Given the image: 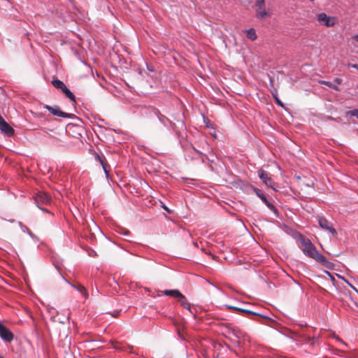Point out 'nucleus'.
I'll list each match as a JSON object with an SVG mask.
<instances>
[{
    "label": "nucleus",
    "mask_w": 358,
    "mask_h": 358,
    "mask_svg": "<svg viewBox=\"0 0 358 358\" xmlns=\"http://www.w3.org/2000/svg\"><path fill=\"white\" fill-rule=\"evenodd\" d=\"M66 282L73 287H74L78 292H80L85 299H87L88 298V292L86 289V288L83 286L82 285L79 284V285H74V284H72L69 281L66 280Z\"/></svg>",
    "instance_id": "13"
},
{
    "label": "nucleus",
    "mask_w": 358,
    "mask_h": 358,
    "mask_svg": "<svg viewBox=\"0 0 358 358\" xmlns=\"http://www.w3.org/2000/svg\"><path fill=\"white\" fill-rule=\"evenodd\" d=\"M72 128H76V130H78V134L79 135H80V131L83 130V128L82 127L80 126H77V125H75L73 124H69L67 126H66V131H70Z\"/></svg>",
    "instance_id": "23"
},
{
    "label": "nucleus",
    "mask_w": 358,
    "mask_h": 358,
    "mask_svg": "<svg viewBox=\"0 0 358 358\" xmlns=\"http://www.w3.org/2000/svg\"><path fill=\"white\" fill-rule=\"evenodd\" d=\"M20 225L21 226V228L22 229V231L24 232H27L29 231V228L27 227H26L25 225L22 224V223H20Z\"/></svg>",
    "instance_id": "28"
},
{
    "label": "nucleus",
    "mask_w": 358,
    "mask_h": 358,
    "mask_svg": "<svg viewBox=\"0 0 358 358\" xmlns=\"http://www.w3.org/2000/svg\"><path fill=\"white\" fill-rule=\"evenodd\" d=\"M31 237H33L34 236V234H32V232L29 230V231L27 232Z\"/></svg>",
    "instance_id": "35"
},
{
    "label": "nucleus",
    "mask_w": 358,
    "mask_h": 358,
    "mask_svg": "<svg viewBox=\"0 0 358 358\" xmlns=\"http://www.w3.org/2000/svg\"><path fill=\"white\" fill-rule=\"evenodd\" d=\"M62 92L65 94L66 97H68L71 101L73 102V103H76V96L73 94V92L66 87L63 90Z\"/></svg>",
    "instance_id": "17"
},
{
    "label": "nucleus",
    "mask_w": 358,
    "mask_h": 358,
    "mask_svg": "<svg viewBox=\"0 0 358 358\" xmlns=\"http://www.w3.org/2000/svg\"><path fill=\"white\" fill-rule=\"evenodd\" d=\"M114 348L116 350H127V349L131 350L132 348L130 345L123 346V345H114Z\"/></svg>",
    "instance_id": "25"
},
{
    "label": "nucleus",
    "mask_w": 358,
    "mask_h": 358,
    "mask_svg": "<svg viewBox=\"0 0 358 358\" xmlns=\"http://www.w3.org/2000/svg\"><path fill=\"white\" fill-rule=\"evenodd\" d=\"M317 20L321 25L331 27L336 24V19L335 17L328 16L324 13H320L317 15Z\"/></svg>",
    "instance_id": "3"
},
{
    "label": "nucleus",
    "mask_w": 358,
    "mask_h": 358,
    "mask_svg": "<svg viewBox=\"0 0 358 358\" xmlns=\"http://www.w3.org/2000/svg\"><path fill=\"white\" fill-rule=\"evenodd\" d=\"M254 8L256 17L260 20L271 17L272 15L271 10L266 6V0H255Z\"/></svg>",
    "instance_id": "1"
},
{
    "label": "nucleus",
    "mask_w": 358,
    "mask_h": 358,
    "mask_svg": "<svg viewBox=\"0 0 358 358\" xmlns=\"http://www.w3.org/2000/svg\"><path fill=\"white\" fill-rule=\"evenodd\" d=\"M94 255H96L95 252H94V251H92V254H91V253H90L89 255H90V256H92V255H94Z\"/></svg>",
    "instance_id": "38"
},
{
    "label": "nucleus",
    "mask_w": 358,
    "mask_h": 358,
    "mask_svg": "<svg viewBox=\"0 0 358 358\" xmlns=\"http://www.w3.org/2000/svg\"><path fill=\"white\" fill-rule=\"evenodd\" d=\"M61 277H62L66 281L67 280L66 279L64 278V277L63 276V275H61Z\"/></svg>",
    "instance_id": "41"
},
{
    "label": "nucleus",
    "mask_w": 358,
    "mask_h": 358,
    "mask_svg": "<svg viewBox=\"0 0 358 358\" xmlns=\"http://www.w3.org/2000/svg\"><path fill=\"white\" fill-rule=\"evenodd\" d=\"M0 130L8 136H12L15 131L3 118L0 120Z\"/></svg>",
    "instance_id": "10"
},
{
    "label": "nucleus",
    "mask_w": 358,
    "mask_h": 358,
    "mask_svg": "<svg viewBox=\"0 0 358 358\" xmlns=\"http://www.w3.org/2000/svg\"><path fill=\"white\" fill-rule=\"evenodd\" d=\"M52 84L55 87L60 89L62 91L66 87V85L59 80H53Z\"/></svg>",
    "instance_id": "19"
},
{
    "label": "nucleus",
    "mask_w": 358,
    "mask_h": 358,
    "mask_svg": "<svg viewBox=\"0 0 358 358\" xmlns=\"http://www.w3.org/2000/svg\"><path fill=\"white\" fill-rule=\"evenodd\" d=\"M181 302V305L187 310L191 312V306L190 304L187 301L186 298L185 297V300H179Z\"/></svg>",
    "instance_id": "24"
},
{
    "label": "nucleus",
    "mask_w": 358,
    "mask_h": 358,
    "mask_svg": "<svg viewBox=\"0 0 358 358\" xmlns=\"http://www.w3.org/2000/svg\"><path fill=\"white\" fill-rule=\"evenodd\" d=\"M348 66H350L352 68H355V69H356L358 71V64H348Z\"/></svg>",
    "instance_id": "29"
},
{
    "label": "nucleus",
    "mask_w": 358,
    "mask_h": 358,
    "mask_svg": "<svg viewBox=\"0 0 358 358\" xmlns=\"http://www.w3.org/2000/svg\"><path fill=\"white\" fill-rule=\"evenodd\" d=\"M313 259L327 268H331L333 266V264L328 261V259L319 252H317V255H315Z\"/></svg>",
    "instance_id": "11"
},
{
    "label": "nucleus",
    "mask_w": 358,
    "mask_h": 358,
    "mask_svg": "<svg viewBox=\"0 0 358 358\" xmlns=\"http://www.w3.org/2000/svg\"><path fill=\"white\" fill-rule=\"evenodd\" d=\"M35 203L37 207L43 211L48 212V210L43 208V206L47 205L50 203V196L44 192H38L34 196Z\"/></svg>",
    "instance_id": "4"
},
{
    "label": "nucleus",
    "mask_w": 358,
    "mask_h": 358,
    "mask_svg": "<svg viewBox=\"0 0 358 358\" xmlns=\"http://www.w3.org/2000/svg\"><path fill=\"white\" fill-rule=\"evenodd\" d=\"M246 36L251 41H255L257 38V34L254 29H250L246 31Z\"/></svg>",
    "instance_id": "21"
},
{
    "label": "nucleus",
    "mask_w": 358,
    "mask_h": 358,
    "mask_svg": "<svg viewBox=\"0 0 358 358\" xmlns=\"http://www.w3.org/2000/svg\"><path fill=\"white\" fill-rule=\"evenodd\" d=\"M94 255H96L95 252H94V251H92V254H91V253H90L89 255H90V256H92V255H94Z\"/></svg>",
    "instance_id": "39"
},
{
    "label": "nucleus",
    "mask_w": 358,
    "mask_h": 358,
    "mask_svg": "<svg viewBox=\"0 0 358 358\" xmlns=\"http://www.w3.org/2000/svg\"><path fill=\"white\" fill-rule=\"evenodd\" d=\"M348 114L355 116L358 119V109H354L352 110H350L348 112Z\"/></svg>",
    "instance_id": "26"
},
{
    "label": "nucleus",
    "mask_w": 358,
    "mask_h": 358,
    "mask_svg": "<svg viewBox=\"0 0 358 358\" xmlns=\"http://www.w3.org/2000/svg\"><path fill=\"white\" fill-rule=\"evenodd\" d=\"M3 119V117H1V115H0V120H1Z\"/></svg>",
    "instance_id": "42"
},
{
    "label": "nucleus",
    "mask_w": 358,
    "mask_h": 358,
    "mask_svg": "<svg viewBox=\"0 0 358 358\" xmlns=\"http://www.w3.org/2000/svg\"><path fill=\"white\" fill-rule=\"evenodd\" d=\"M192 149H193V150L194 151L195 153H196L198 155H201V152H199L198 150H196L195 148H193Z\"/></svg>",
    "instance_id": "36"
},
{
    "label": "nucleus",
    "mask_w": 358,
    "mask_h": 358,
    "mask_svg": "<svg viewBox=\"0 0 358 358\" xmlns=\"http://www.w3.org/2000/svg\"><path fill=\"white\" fill-rule=\"evenodd\" d=\"M162 292L165 295L175 297L178 300H185V296L178 289H165Z\"/></svg>",
    "instance_id": "12"
},
{
    "label": "nucleus",
    "mask_w": 358,
    "mask_h": 358,
    "mask_svg": "<svg viewBox=\"0 0 358 358\" xmlns=\"http://www.w3.org/2000/svg\"><path fill=\"white\" fill-rule=\"evenodd\" d=\"M334 82L336 83L337 84H341L342 83V79L336 78L334 79Z\"/></svg>",
    "instance_id": "30"
},
{
    "label": "nucleus",
    "mask_w": 358,
    "mask_h": 358,
    "mask_svg": "<svg viewBox=\"0 0 358 358\" xmlns=\"http://www.w3.org/2000/svg\"><path fill=\"white\" fill-rule=\"evenodd\" d=\"M257 173H258V176L262 180V182L266 186L270 187L274 189V187L272 185L273 181H272L270 174L267 171H266L263 169L258 170Z\"/></svg>",
    "instance_id": "9"
},
{
    "label": "nucleus",
    "mask_w": 358,
    "mask_h": 358,
    "mask_svg": "<svg viewBox=\"0 0 358 358\" xmlns=\"http://www.w3.org/2000/svg\"><path fill=\"white\" fill-rule=\"evenodd\" d=\"M232 327H230L229 324H222V333L224 335V336L230 340H233L232 335Z\"/></svg>",
    "instance_id": "14"
},
{
    "label": "nucleus",
    "mask_w": 358,
    "mask_h": 358,
    "mask_svg": "<svg viewBox=\"0 0 358 358\" xmlns=\"http://www.w3.org/2000/svg\"><path fill=\"white\" fill-rule=\"evenodd\" d=\"M232 338H240L243 336L244 333L236 327H232Z\"/></svg>",
    "instance_id": "18"
},
{
    "label": "nucleus",
    "mask_w": 358,
    "mask_h": 358,
    "mask_svg": "<svg viewBox=\"0 0 358 358\" xmlns=\"http://www.w3.org/2000/svg\"><path fill=\"white\" fill-rule=\"evenodd\" d=\"M352 38H353V39H354L355 41H357V42H358V34H357V35H355Z\"/></svg>",
    "instance_id": "34"
},
{
    "label": "nucleus",
    "mask_w": 358,
    "mask_h": 358,
    "mask_svg": "<svg viewBox=\"0 0 358 358\" xmlns=\"http://www.w3.org/2000/svg\"><path fill=\"white\" fill-rule=\"evenodd\" d=\"M155 114L157 115L159 120L164 125H166L167 122L172 124V122L167 117L160 113L159 110L155 109Z\"/></svg>",
    "instance_id": "16"
},
{
    "label": "nucleus",
    "mask_w": 358,
    "mask_h": 358,
    "mask_svg": "<svg viewBox=\"0 0 358 358\" xmlns=\"http://www.w3.org/2000/svg\"><path fill=\"white\" fill-rule=\"evenodd\" d=\"M350 285L352 287V289H355V287H353V286H352V285Z\"/></svg>",
    "instance_id": "43"
},
{
    "label": "nucleus",
    "mask_w": 358,
    "mask_h": 358,
    "mask_svg": "<svg viewBox=\"0 0 358 358\" xmlns=\"http://www.w3.org/2000/svg\"><path fill=\"white\" fill-rule=\"evenodd\" d=\"M255 192L256 193L257 196L265 203V205L273 212L275 215L276 217H278V211L277 208L266 199L265 195L262 193V192L257 189L255 188L254 189Z\"/></svg>",
    "instance_id": "7"
},
{
    "label": "nucleus",
    "mask_w": 358,
    "mask_h": 358,
    "mask_svg": "<svg viewBox=\"0 0 358 358\" xmlns=\"http://www.w3.org/2000/svg\"><path fill=\"white\" fill-rule=\"evenodd\" d=\"M45 108L50 112L52 115L64 117V118H71L75 117L73 114L64 113L61 110L60 108L58 106H50L48 105L45 106Z\"/></svg>",
    "instance_id": "6"
},
{
    "label": "nucleus",
    "mask_w": 358,
    "mask_h": 358,
    "mask_svg": "<svg viewBox=\"0 0 358 358\" xmlns=\"http://www.w3.org/2000/svg\"><path fill=\"white\" fill-rule=\"evenodd\" d=\"M227 307L229 309H234V310H236V308H238V307L231 306H227Z\"/></svg>",
    "instance_id": "32"
},
{
    "label": "nucleus",
    "mask_w": 358,
    "mask_h": 358,
    "mask_svg": "<svg viewBox=\"0 0 358 358\" xmlns=\"http://www.w3.org/2000/svg\"><path fill=\"white\" fill-rule=\"evenodd\" d=\"M236 310L242 312V313H247L249 315L259 316L261 317H264L263 315H262L256 312H254L252 310H248V309L238 308H236Z\"/></svg>",
    "instance_id": "20"
},
{
    "label": "nucleus",
    "mask_w": 358,
    "mask_h": 358,
    "mask_svg": "<svg viewBox=\"0 0 358 358\" xmlns=\"http://www.w3.org/2000/svg\"><path fill=\"white\" fill-rule=\"evenodd\" d=\"M162 208H163L165 210H166L167 212H169V213L170 212V211H169V208H168L165 205H163V206H162Z\"/></svg>",
    "instance_id": "33"
},
{
    "label": "nucleus",
    "mask_w": 358,
    "mask_h": 358,
    "mask_svg": "<svg viewBox=\"0 0 358 358\" xmlns=\"http://www.w3.org/2000/svg\"><path fill=\"white\" fill-rule=\"evenodd\" d=\"M0 358H3L1 355H0Z\"/></svg>",
    "instance_id": "44"
},
{
    "label": "nucleus",
    "mask_w": 358,
    "mask_h": 358,
    "mask_svg": "<svg viewBox=\"0 0 358 358\" xmlns=\"http://www.w3.org/2000/svg\"><path fill=\"white\" fill-rule=\"evenodd\" d=\"M119 233L122 234L124 236H127L129 234V231L127 229L121 228V229H120Z\"/></svg>",
    "instance_id": "27"
},
{
    "label": "nucleus",
    "mask_w": 358,
    "mask_h": 358,
    "mask_svg": "<svg viewBox=\"0 0 358 358\" xmlns=\"http://www.w3.org/2000/svg\"><path fill=\"white\" fill-rule=\"evenodd\" d=\"M193 245L195 246V247H198V244L196 242H193Z\"/></svg>",
    "instance_id": "37"
},
{
    "label": "nucleus",
    "mask_w": 358,
    "mask_h": 358,
    "mask_svg": "<svg viewBox=\"0 0 358 358\" xmlns=\"http://www.w3.org/2000/svg\"><path fill=\"white\" fill-rule=\"evenodd\" d=\"M320 83L321 84L325 85L335 90L336 91H340V88L337 85H333L331 82L322 80Z\"/></svg>",
    "instance_id": "22"
},
{
    "label": "nucleus",
    "mask_w": 358,
    "mask_h": 358,
    "mask_svg": "<svg viewBox=\"0 0 358 358\" xmlns=\"http://www.w3.org/2000/svg\"><path fill=\"white\" fill-rule=\"evenodd\" d=\"M96 159L99 161L100 164L102 166V168L106 175V176H108V173L110 171L109 166L108 165L106 159L103 156L97 155Z\"/></svg>",
    "instance_id": "15"
},
{
    "label": "nucleus",
    "mask_w": 358,
    "mask_h": 358,
    "mask_svg": "<svg viewBox=\"0 0 358 358\" xmlns=\"http://www.w3.org/2000/svg\"><path fill=\"white\" fill-rule=\"evenodd\" d=\"M319 226L324 230L329 232L333 237H336L337 232L334 228L333 224L324 217H320L318 219Z\"/></svg>",
    "instance_id": "5"
},
{
    "label": "nucleus",
    "mask_w": 358,
    "mask_h": 358,
    "mask_svg": "<svg viewBox=\"0 0 358 358\" xmlns=\"http://www.w3.org/2000/svg\"><path fill=\"white\" fill-rule=\"evenodd\" d=\"M0 338L5 342L10 343L14 338V334L0 322Z\"/></svg>",
    "instance_id": "8"
},
{
    "label": "nucleus",
    "mask_w": 358,
    "mask_h": 358,
    "mask_svg": "<svg viewBox=\"0 0 358 358\" xmlns=\"http://www.w3.org/2000/svg\"><path fill=\"white\" fill-rule=\"evenodd\" d=\"M301 243L303 246L302 251L306 256L313 258L317 255L318 251L308 238L301 237Z\"/></svg>",
    "instance_id": "2"
},
{
    "label": "nucleus",
    "mask_w": 358,
    "mask_h": 358,
    "mask_svg": "<svg viewBox=\"0 0 358 358\" xmlns=\"http://www.w3.org/2000/svg\"><path fill=\"white\" fill-rule=\"evenodd\" d=\"M275 99L276 103H277L278 105H280V106H282V102L280 101V99H279L278 97L275 96Z\"/></svg>",
    "instance_id": "31"
},
{
    "label": "nucleus",
    "mask_w": 358,
    "mask_h": 358,
    "mask_svg": "<svg viewBox=\"0 0 358 358\" xmlns=\"http://www.w3.org/2000/svg\"><path fill=\"white\" fill-rule=\"evenodd\" d=\"M148 70H149V71H152V69H151V68H150V67H148Z\"/></svg>",
    "instance_id": "40"
}]
</instances>
